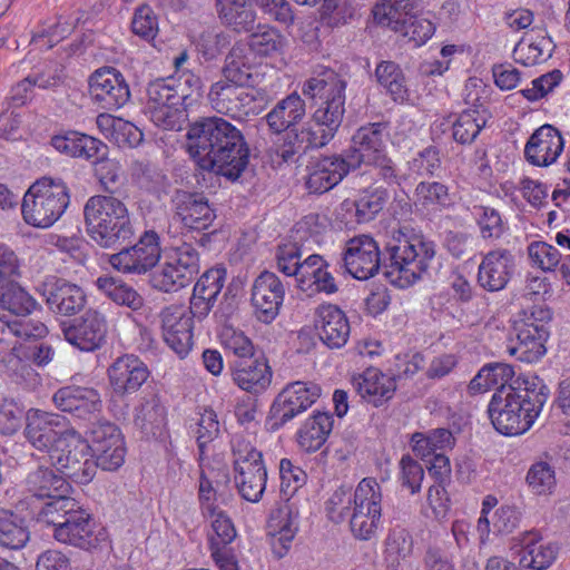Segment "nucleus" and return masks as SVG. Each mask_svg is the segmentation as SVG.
<instances>
[{
	"mask_svg": "<svg viewBox=\"0 0 570 570\" xmlns=\"http://www.w3.org/2000/svg\"><path fill=\"white\" fill-rule=\"evenodd\" d=\"M132 32L140 38L149 41L158 33V19L154 10L147 6H140L136 9L132 21Z\"/></svg>",
	"mask_w": 570,
	"mask_h": 570,
	"instance_id": "774afa93",
	"label": "nucleus"
},
{
	"mask_svg": "<svg viewBox=\"0 0 570 570\" xmlns=\"http://www.w3.org/2000/svg\"><path fill=\"white\" fill-rule=\"evenodd\" d=\"M69 203V190L62 179L42 177L23 196V220L32 227L48 228L61 217Z\"/></svg>",
	"mask_w": 570,
	"mask_h": 570,
	"instance_id": "0eeeda50",
	"label": "nucleus"
},
{
	"mask_svg": "<svg viewBox=\"0 0 570 570\" xmlns=\"http://www.w3.org/2000/svg\"><path fill=\"white\" fill-rule=\"evenodd\" d=\"M321 387L312 382L288 383L275 397L271 416L274 428H281L309 409L321 396Z\"/></svg>",
	"mask_w": 570,
	"mask_h": 570,
	"instance_id": "a211bd4d",
	"label": "nucleus"
},
{
	"mask_svg": "<svg viewBox=\"0 0 570 570\" xmlns=\"http://www.w3.org/2000/svg\"><path fill=\"white\" fill-rule=\"evenodd\" d=\"M382 491L375 479L364 478L354 490V507L350 528L360 540L373 538L381 524Z\"/></svg>",
	"mask_w": 570,
	"mask_h": 570,
	"instance_id": "9b49d317",
	"label": "nucleus"
},
{
	"mask_svg": "<svg viewBox=\"0 0 570 570\" xmlns=\"http://www.w3.org/2000/svg\"><path fill=\"white\" fill-rule=\"evenodd\" d=\"M165 343L179 356L185 357L193 346V324L190 312L181 305H170L160 313Z\"/></svg>",
	"mask_w": 570,
	"mask_h": 570,
	"instance_id": "b1692460",
	"label": "nucleus"
},
{
	"mask_svg": "<svg viewBox=\"0 0 570 570\" xmlns=\"http://www.w3.org/2000/svg\"><path fill=\"white\" fill-rule=\"evenodd\" d=\"M415 196L423 207H445L451 204L448 186L439 181H421L415 188Z\"/></svg>",
	"mask_w": 570,
	"mask_h": 570,
	"instance_id": "680f3d73",
	"label": "nucleus"
},
{
	"mask_svg": "<svg viewBox=\"0 0 570 570\" xmlns=\"http://www.w3.org/2000/svg\"><path fill=\"white\" fill-rule=\"evenodd\" d=\"M51 145L61 154L86 160L104 159L109 151L108 146L101 140L77 131L52 137Z\"/></svg>",
	"mask_w": 570,
	"mask_h": 570,
	"instance_id": "c9c22d12",
	"label": "nucleus"
},
{
	"mask_svg": "<svg viewBox=\"0 0 570 570\" xmlns=\"http://www.w3.org/2000/svg\"><path fill=\"white\" fill-rule=\"evenodd\" d=\"M269 527L275 530L272 533L271 547L275 558H284L291 550L297 528L293 524L291 511L279 509L272 514Z\"/></svg>",
	"mask_w": 570,
	"mask_h": 570,
	"instance_id": "49530a36",
	"label": "nucleus"
},
{
	"mask_svg": "<svg viewBox=\"0 0 570 570\" xmlns=\"http://www.w3.org/2000/svg\"><path fill=\"white\" fill-rule=\"evenodd\" d=\"M173 203L176 216L189 229L204 230L216 217L207 197L200 193L177 190Z\"/></svg>",
	"mask_w": 570,
	"mask_h": 570,
	"instance_id": "a878e982",
	"label": "nucleus"
},
{
	"mask_svg": "<svg viewBox=\"0 0 570 570\" xmlns=\"http://www.w3.org/2000/svg\"><path fill=\"white\" fill-rule=\"evenodd\" d=\"M333 417L327 412H316L308 417L297 432V442L306 452H315L326 442L332 429Z\"/></svg>",
	"mask_w": 570,
	"mask_h": 570,
	"instance_id": "a19ab883",
	"label": "nucleus"
},
{
	"mask_svg": "<svg viewBox=\"0 0 570 570\" xmlns=\"http://www.w3.org/2000/svg\"><path fill=\"white\" fill-rule=\"evenodd\" d=\"M131 174L140 187L147 190L158 189L166 180L165 174L149 160H135Z\"/></svg>",
	"mask_w": 570,
	"mask_h": 570,
	"instance_id": "e2e57ef3",
	"label": "nucleus"
},
{
	"mask_svg": "<svg viewBox=\"0 0 570 570\" xmlns=\"http://www.w3.org/2000/svg\"><path fill=\"white\" fill-rule=\"evenodd\" d=\"M487 121L488 112L485 109L463 110L452 125L453 139L462 145L473 142L481 129L485 127Z\"/></svg>",
	"mask_w": 570,
	"mask_h": 570,
	"instance_id": "09e8293b",
	"label": "nucleus"
},
{
	"mask_svg": "<svg viewBox=\"0 0 570 570\" xmlns=\"http://www.w3.org/2000/svg\"><path fill=\"white\" fill-rule=\"evenodd\" d=\"M83 217L88 236L102 248H117L135 235L126 204L115 196H91L83 206Z\"/></svg>",
	"mask_w": 570,
	"mask_h": 570,
	"instance_id": "39448f33",
	"label": "nucleus"
},
{
	"mask_svg": "<svg viewBox=\"0 0 570 570\" xmlns=\"http://www.w3.org/2000/svg\"><path fill=\"white\" fill-rule=\"evenodd\" d=\"M327 267L328 264L322 256L316 254L309 255L303 261L301 269L295 277L297 286L304 292L336 293L337 285Z\"/></svg>",
	"mask_w": 570,
	"mask_h": 570,
	"instance_id": "e433bc0d",
	"label": "nucleus"
},
{
	"mask_svg": "<svg viewBox=\"0 0 570 570\" xmlns=\"http://www.w3.org/2000/svg\"><path fill=\"white\" fill-rule=\"evenodd\" d=\"M108 377L116 394H131L147 381L149 370L138 356L125 354L110 364Z\"/></svg>",
	"mask_w": 570,
	"mask_h": 570,
	"instance_id": "393cba45",
	"label": "nucleus"
},
{
	"mask_svg": "<svg viewBox=\"0 0 570 570\" xmlns=\"http://www.w3.org/2000/svg\"><path fill=\"white\" fill-rule=\"evenodd\" d=\"M96 286L117 305L128 307L134 312L144 306V297L132 286L118 277L100 276L96 279Z\"/></svg>",
	"mask_w": 570,
	"mask_h": 570,
	"instance_id": "a18cd8bd",
	"label": "nucleus"
},
{
	"mask_svg": "<svg viewBox=\"0 0 570 570\" xmlns=\"http://www.w3.org/2000/svg\"><path fill=\"white\" fill-rule=\"evenodd\" d=\"M346 80L332 69L307 79L302 92L318 107L301 129L288 131L276 149L283 163H296L311 149L326 146L341 127L345 115Z\"/></svg>",
	"mask_w": 570,
	"mask_h": 570,
	"instance_id": "f03ea898",
	"label": "nucleus"
},
{
	"mask_svg": "<svg viewBox=\"0 0 570 570\" xmlns=\"http://www.w3.org/2000/svg\"><path fill=\"white\" fill-rule=\"evenodd\" d=\"M515 384L497 389L488 406L494 429L504 435L529 431L549 397V389L539 377L517 380Z\"/></svg>",
	"mask_w": 570,
	"mask_h": 570,
	"instance_id": "20e7f679",
	"label": "nucleus"
},
{
	"mask_svg": "<svg viewBox=\"0 0 570 570\" xmlns=\"http://www.w3.org/2000/svg\"><path fill=\"white\" fill-rule=\"evenodd\" d=\"M212 520V529L215 535L210 537V551L225 549L236 538V529L230 518L218 508L214 512H207Z\"/></svg>",
	"mask_w": 570,
	"mask_h": 570,
	"instance_id": "bf43d9fd",
	"label": "nucleus"
},
{
	"mask_svg": "<svg viewBox=\"0 0 570 570\" xmlns=\"http://www.w3.org/2000/svg\"><path fill=\"white\" fill-rule=\"evenodd\" d=\"M38 520L51 525L53 538L63 544L91 550L105 540V534L95 530L90 514L72 498L46 502L38 512Z\"/></svg>",
	"mask_w": 570,
	"mask_h": 570,
	"instance_id": "423d86ee",
	"label": "nucleus"
},
{
	"mask_svg": "<svg viewBox=\"0 0 570 570\" xmlns=\"http://www.w3.org/2000/svg\"><path fill=\"white\" fill-rule=\"evenodd\" d=\"M76 483L87 484L96 474L97 464L90 454L89 442L83 440L76 431L65 436L63 444L47 460Z\"/></svg>",
	"mask_w": 570,
	"mask_h": 570,
	"instance_id": "ddd939ff",
	"label": "nucleus"
},
{
	"mask_svg": "<svg viewBox=\"0 0 570 570\" xmlns=\"http://www.w3.org/2000/svg\"><path fill=\"white\" fill-rule=\"evenodd\" d=\"M248 87L228 81H216L210 86L208 100L218 114L243 120L249 115L258 114L255 104L259 91L248 89Z\"/></svg>",
	"mask_w": 570,
	"mask_h": 570,
	"instance_id": "f3484780",
	"label": "nucleus"
},
{
	"mask_svg": "<svg viewBox=\"0 0 570 570\" xmlns=\"http://www.w3.org/2000/svg\"><path fill=\"white\" fill-rule=\"evenodd\" d=\"M550 320V311L543 307L522 312L513 322V337L508 346L510 355L525 363L539 361L547 351L544 344L549 336L547 324Z\"/></svg>",
	"mask_w": 570,
	"mask_h": 570,
	"instance_id": "1a4fd4ad",
	"label": "nucleus"
},
{
	"mask_svg": "<svg viewBox=\"0 0 570 570\" xmlns=\"http://www.w3.org/2000/svg\"><path fill=\"white\" fill-rule=\"evenodd\" d=\"M386 125L367 124L358 128L352 137V145L343 156L352 169L362 164L377 163L385 154Z\"/></svg>",
	"mask_w": 570,
	"mask_h": 570,
	"instance_id": "4be33fe9",
	"label": "nucleus"
},
{
	"mask_svg": "<svg viewBox=\"0 0 570 570\" xmlns=\"http://www.w3.org/2000/svg\"><path fill=\"white\" fill-rule=\"evenodd\" d=\"M564 141L560 131L551 125L538 128L529 138L524 155L535 166L553 164L563 150Z\"/></svg>",
	"mask_w": 570,
	"mask_h": 570,
	"instance_id": "cd10ccee",
	"label": "nucleus"
},
{
	"mask_svg": "<svg viewBox=\"0 0 570 570\" xmlns=\"http://www.w3.org/2000/svg\"><path fill=\"white\" fill-rule=\"evenodd\" d=\"M552 41L547 37H539L533 41H520L513 51L515 62L525 67L535 66L547 61L552 53Z\"/></svg>",
	"mask_w": 570,
	"mask_h": 570,
	"instance_id": "864d4df0",
	"label": "nucleus"
},
{
	"mask_svg": "<svg viewBox=\"0 0 570 570\" xmlns=\"http://www.w3.org/2000/svg\"><path fill=\"white\" fill-rule=\"evenodd\" d=\"M520 567L523 570H543L557 556V549L551 543H543L540 534L534 531L524 532L521 539Z\"/></svg>",
	"mask_w": 570,
	"mask_h": 570,
	"instance_id": "58836bf2",
	"label": "nucleus"
},
{
	"mask_svg": "<svg viewBox=\"0 0 570 570\" xmlns=\"http://www.w3.org/2000/svg\"><path fill=\"white\" fill-rule=\"evenodd\" d=\"M285 287L275 273L265 271L253 282L250 303L255 317L271 324L279 314L284 302Z\"/></svg>",
	"mask_w": 570,
	"mask_h": 570,
	"instance_id": "412c9836",
	"label": "nucleus"
},
{
	"mask_svg": "<svg viewBox=\"0 0 570 570\" xmlns=\"http://www.w3.org/2000/svg\"><path fill=\"white\" fill-rule=\"evenodd\" d=\"M165 422V407L155 397L146 401L135 416V425L146 435H155Z\"/></svg>",
	"mask_w": 570,
	"mask_h": 570,
	"instance_id": "4d7b16f0",
	"label": "nucleus"
},
{
	"mask_svg": "<svg viewBox=\"0 0 570 570\" xmlns=\"http://www.w3.org/2000/svg\"><path fill=\"white\" fill-rule=\"evenodd\" d=\"M421 0H384L373 9L374 19L382 26L401 29L402 23L414 18Z\"/></svg>",
	"mask_w": 570,
	"mask_h": 570,
	"instance_id": "79ce46f5",
	"label": "nucleus"
},
{
	"mask_svg": "<svg viewBox=\"0 0 570 570\" xmlns=\"http://www.w3.org/2000/svg\"><path fill=\"white\" fill-rule=\"evenodd\" d=\"M352 170L343 156H326L312 166L306 186L312 193L322 194L336 186Z\"/></svg>",
	"mask_w": 570,
	"mask_h": 570,
	"instance_id": "72a5a7b5",
	"label": "nucleus"
},
{
	"mask_svg": "<svg viewBox=\"0 0 570 570\" xmlns=\"http://www.w3.org/2000/svg\"><path fill=\"white\" fill-rule=\"evenodd\" d=\"M226 279L225 268H212L205 272L194 286V291L200 294V298L215 302Z\"/></svg>",
	"mask_w": 570,
	"mask_h": 570,
	"instance_id": "338daca9",
	"label": "nucleus"
},
{
	"mask_svg": "<svg viewBox=\"0 0 570 570\" xmlns=\"http://www.w3.org/2000/svg\"><path fill=\"white\" fill-rule=\"evenodd\" d=\"M30 540L26 520L9 509L0 508V547L20 550Z\"/></svg>",
	"mask_w": 570,
	"mask_h": 570,
	"instance_id": "c03bdc74",
	"label": "nucleus"
},
{
	"mask_svg": "<svg viewBox=\"0 0 570 570\" xmlns=\"http://www.w3.org/2000/svg\"><path fill=\"white\" fill-rule=\"evenodd\" d=\"M69 432L63 420L57 414L33 409L27 412L24 438L32 448L47 453L46 461L63 444Z\"/></svg>",
	"mask_w": 570,
	"mask_h": 570,
	"instance_id": "2eb2a0df",
	"label": "nucleus"
},
{
	"mask_svg": "<svg viewBox=\"0 0 570 570\" xmlns=\"http://www.w3.org/2000/svg\"><path fill=\"white\" fill-rule=\"evenodd\" d=\"M52 401L62 412L71 413L80 419H86L101 409L98 391L87 386L61 387L53 394Z\"/></svg>",
	"mask_w": 570,
	"mask_h": 570,
	"instance_id": "7c9ffc66",
	"label": "nucleus"
},
{
	"mask_svg": "<svg viewBox=\"0 0 570 570\" xmlns=\"http://www.w3.org/2000/svg\"><path fill=\"white\" fill-rule=\"evenodd\" d=\"M287 45L281 31L268 24H257L249 36L248 50L263 57L282 53Z\"/></svg>",
	"mask_w": 570,
	"mask_h": 570,
	"instance_id": "de8ad7c7",
	"label": "nucleus"
},
{
	"mask_svg": "<svg viewBox=\"0 0 570 570\" xmlns=\"http://www.w3.org/2000/svg\"><path fill=\"white\" fill-rule=\"evenodd\" d=\"M527 482L535 494L550 493L556 487L554 469L547 462H537L529 469Z\"/></svg>",
	"mask_w": 570,
	"mask_h": 570,
	"instance_id": "0e129e2a",
	"label": "nucleus"
},
{
	"mask_svg": "<svg viewBox=\"0 0 570 570\" xmlns=\"http://www.w3.org/2000/svg\"><path fill=\"white\" fill-rule=\"evenodd\" d=\"M513 266V256L508 249L491 250L479 266L478 282L489 292L501 291L508 284Z\"/></svg>",
	"mask_w": 570,
	"mask_h": 570,
	"instance_id": "2f4dec72",
	"label": "nucleus"
},
{
	"mask_svg": "<svg viewBox=\"0 0 570 570\" xmlns=\"http://www.w3.org/2000/svg\"><path fill=\"white\" fill-rule=\"evenodd\" d=\"M375 77L394 101L407 99V87L402 69L393 61H382L376 66Z\"/></svg>",
	"mask_w": 570,
	"mask_h": 570,
	"instance_id": "603ef678",
	"label": "nucleus"
},
{
	"mask_svg": "<svg viewBox=\"0 0 570 570\" xmlns=\"http://www.w3.org/2000/svg\"><path fill=\"white\" fill-rule=\"evenodd\" d=\"M390 195L384 188L364 191L355 202V213L358 223H367L384 208Z\"/></svg>",
	"mask_w": 570,
	"mask_h": 570,
	"instance_id": "5fc2aeb1",
	"label": "nucleus"
},
{
	"mask_svg": "<svg viewBox=\"0 0 570 570\" xmlns=\"http://www.w3.org/2000/svg\"><path fill=\"white\" fill-rule=\"evenodd\" d=\"M435 244L423 236L407 235L404 229L393 230L384 252L368 235L351 238L344 247L343 265L356 279L373 277L380 268L392 283L401 287L421 279L435 265Z\"/></svg>",
	"mask_w": 570,
	"mask_h": 570,
	"instance_id": "f257e3e1",
	"label": "nucleus"
},
{
	"mask_svg": "<svg viewBox=\"0 0 570 570\" xmlns=\"http://www.w3.org/2000/svg\"><path fill=\"white\" fill-rule=\"evenodd\" d=\"M0 308L17 317H27L36 299L14 279L21 276V262L13 249L0 242Z\"/></svg>",
	"mask_w": 570,
	"mask_h": 570,
	"instance_id": "9d476101",
	"label": "nucleus"
},
{
	"mask_svg": "<svg viewBox=\"0 0 570 570\" xmlns=\"http://www.w3.org/2000/svg\"><path fill=\"white\" fill-rule=\"evenodd\" d=\"M219 338L223 347L237 356V360H246L254 356V344L243 331L233 326H225L219 334Z\"/></svg>",
	"mask_w": 570,
	"mask_h": 570,
	"instance_id": "13d9d810",
	"label": "nucleus"
},
{
	"mask_svg": "<svg viewBox=\"0 0 570 570\" xmlns=\"http://www.w3.org/2000/svg\"><path fill=\"white\" fill-rule=\"evenodd\" d=\"M233 453L234 479L239 494L249 502H258L267 481L262 453L244 441L233 442Z\"/></svg>",
	"mask_w": 570,
	"mask_h": 570,
	"instance_id": "f8f14e48",
	"label": "nucleus"
},
{
	"mask_svg": "<svg viewBox=\"0 0 570 570\" xmlns=\"http://www.w3.org/2000/svg\"><path fill=\"white\" fill-rule=\"evenodd\" d=\"M90 95L100 108L116 110L130 99L129 86L124 75L114 67L96 70L89 78Z\"/></svg>",
	"mask_w": 570,
	"mask_h": 570,
	"instance_id": "aec40b11",
	"label": "nucleus"
},
{
	"mask_svg": "<svg viewBox=\"0 0 570 570\" xmlns=\"http://www.w3.org/2000/svg\"><path fill=\"white\" fill-rule=\"evenodd\" d=\"M303 246L297 242H287L278 245L276 250L277 269L286 276L296 277L303 261Z\"/></svg>",
	"mask_w": 570,
	"mask_h": 570,
	"instance_id": "052dcab7",
	"label": "nucleus"
},
{
	"mask_svg": "<svg viewBox=\"0 0 570 570\" xmlns=\"http://www.w3.org/2000/svg\"><path fill=\"white\" fill-rule=\"evenodd\" d=\"M26 485L28 492L38 499H48L47 502L57 501L60 498H69V483L66 479L57 474L50 466L39 464L31 471L27 479Z\"/></svg>",
	"mask_w": 570,
	"mask_h": 570,
	"instance_id": "4c0bfd02",
	"label": "nucleus"
},
{
	"mask_svg": "<svg viewBox=\"0 0 570 570\" xmlns=\"http://www.w3.org/2000/svg\"><path fill=\"white\" fill-rule=\"evenodd\" d=\"M514 375L513 367L504 363H494L483 366L471 380L469 389L471 392H483L493 386H509L507 384ZM513 385H517L515 383Z\"/></svg>",
	"mask_w": 570,
	"mask_h": 570,
	"instance_id": "8fccbe9b",
	"label": "nucleus"
},
{
	"mask_svg": "<svg viewBox=\"0 0 570 570\" xmlns=\"http://www.w3.org/2000/svg\"><path fill=\"white\" fill-rule=\"evenodd\" d=\"M230 371L234 383L255 395L265 392L272 383V370L263 358L236 360Z\"/></svg>",
	"mask_w": 570,
	"mask_h": 570,
	"instance_id": "473e14b6",
	"label": "nucleus"
},
{
	"mask_svg": "<svg viewBox=\"0 0 570 570\" xmlns=\"http://www.w3.org/2000/svg\"><path fill=\"white\" fill-rule=\"evenodd\" d=\"M252 53L244 45H234L225 58L222 68L223 79L238 86H253L255 82L254 65L250 61Z\"/></svg>",
	"mask_w": 570,
	"mask_h": 570,
	"instance_id": "ea45409f",
	"label": "nucleus"
},
{
	"mask_svg": "<svg viewBox=\"0 0 570 570\" xmlns=\"http://www.w3.org/2000/svg\"><path fill=\"white\" fill-rule=\"evenodd\" d=\"M90 451L95 464L105 471H115L125 462L126 446L120 430L112 423L98 422L90 429Z\"/></svg>",
	"mask_w": 570,
	"mask_h": 570,
	"instance_id": "6ab92c4d",
	"label": "nucleus"
},
{
	"mask_svg": "<svg viewBox=\"0 0 570 570\" xmlns=\"http://www.w3.org/2000/svg\"><path fill=\"white\" fill-rule=\"evenodd\" d=\"M200 256L190 243L183 242L164 250V261L150 274L153 288L164 293H175L188 286L198 275Z\"/></svg>",
	"mask_w": 570,
	"mask_h": 570,
	"instance_id": "6e6552de",
	"label": "nucleus"
},
{
	"mask_svg": "<svg viewBox=\"0 0 570 570\" xmlns=\"http://www.w3.org/2000/svg\"><path fill=\"white\" fill-rule=\"evenodd\" d=\"M27 77L33 87L53 89L63 82V67L56 61H47Z\"/></svg>",
	"mask_w": 570,
	"mask_h": 570,
	"instance_id": "69168bd1",
	"label": "nucleus"
},
{
	"mask_svg": "<svg viewBox=\"0 0 570 570\" xmlns=\"http://www.w3.org/2000/svg\"><path fill=\"white\" fill-rule=\"evenodd\" d=\"M316 330L320 340L328 348L343 347L350 337L351 326L345 313L336 305H321L316 312Z\"/></svg>",
	"mask_w": 570,
	"mask_h": 570,
	"instance_id": "c85d7f7f",
	"label": "nucleus"
},
{
	"mask_svg": "<svg viewBox=\"0 0 570 570\" xmlns=\"http://www.w3.org/2000/svg\"><path fill=\"white\" fill-rule=\"evenodd\" d=\"M187 150L197 166L236 181L249 161L243 132L222 117H203L189 125Z\"/></svg>",
	"mask_w": 570,
	"mask_h": 570,
	"instance_id": "7ed1b4c3",
	"label": "nucleus"
},
{
	"mask_svg": "<svg viewBox=\"0 0 570 570\" xmlns=\"http://www.w3.org/2000/svg\"><path fill=\"white\" fill-rule=\"evenodd\" d=\"M61 328L67 342L80 351L91 352L105 341L107 322L100 312L88 309L82 316L62 323Z\"/></svg>",
	"mask_w": 570,
	"mask_h": 570,
	"instance_id": "5701e85b",
	"label": "nucleus"
},
{
	"mask_svg": "<svg viewBox=\"0 0 570 570\" xmlns=\"http://www.w3.org/2000/svg\"><path fill=\"white\" fill-rule=\"evenodd\" d=\"M218 13L225 24L236 32H253L257 13L246 0H216Z\"/></svg>",
	"mask_w": 570,
	"mask_h": 570,
	"instance_id": "37998d69",
	"label": "nucleus"
},
{
	"mask_svg": "<svg viewBox=\"0 0 570 570\" xmlns=\"http://www.w3.org/2000/svg\"><path fill=\"white\" fill-rule=\"evenodd\" d=\"M161 248L159 235L155 230H146L138 242L110 255V265L124 274H146L159 263Z\"/></svg>",
	"mask_w": 570,
	"mask_h": 570,
	"instance_id": "dca6fc26",
	"label": "nucleus"
},
{
	"mask_svg": "<svg viewBox=\"0 0 570 570\" xmlns=\"http://www.w3.org/2000/svg\"><path fill=\"white\" fill-rule=\"evenodd\" d=\"M412 450L416 455L428 458L435 454L436 451L452 449L454 438L448 429H435L429 433L416 432L411 438Z\"/></svg>",
	"mask_w": 570,
	"mask_h": 570,
	"instance_id": "3c124183",
	"label": "nucleus"
},
{
	"mask_svg": "<svg viewBox=\"0 0 570 570\" xmlns=\"http://www.w3.org/2000/svg\"><path fill=\"white\" fill-rule=\"evenodd\" d=\"M354 507V491L351 487H338L326 502V513L334 523H342L352 514Z\"/></svg>",
	"mask_w": 570,
	"mask_h": 570,
	"instance_id": "6e6d98bb",
	"label": "nucleus"
},
{
	"mask_svg": "<svg viewBox=\"0 0 570 570\" xmlns=\"http://www.w3.org/2000/svg\"><path fill=\"white\" fill-rule=\"evenodd\" d=\"M305 114L306 105L304 99L298 94L293 92L279 100L265 116V120L273 134L279 135L285 132L287 135L288 131L301 129L297 125L305 117Z\"/></svg>",
	"mask_w": 570,
	"mask_h": 570,
	"instance_id": "f704fd0d",
	"label": "nucleus"
},
{
	"mask_svg": "<svg viewBox=\"0 0 570 570\" xmlns=\"http://www.w3.org/2000/svg\"><path fill=\"white\" fill-rule=\"evenodd\" d=\"M146 112L150 120L164 129L179 127L181 110L179 107L186 102L187 94L175 89V79H156L147 87Z\"/></svg>",
	"mask_w": 570,
	"mask_h": 570,
	"instance_id": "4468645a",
	"label": "nucleus"
},
{
	"mask_svg": "<svg viewBox=\"0 0 570 570\" xmlns=\"http://www.w3.org/2000/svg\"><path fill=\"white\" fill-rule=\"evenodd\" d=\"M352 384L357 394L375 407L389 402L396 391L395 379L374 367L366 368L362 374L354 376Z\"/></svg>",
	"mask_w": 570,
	"mask_h": 570,
	"instance_id": "c756f323",
	"label": "nucleus"
},
{
	"mask_svg": "<svg viewBox=\"0 0 570 570\" xmlns=\"http://www.w3.org/2000/svg\"><path fill=\"white\" fill-rule=\"evenodd\" d=\"M43 296L49 309L63 316L75 315L86 305V294L76 284L52 278L43 284Z\"/></svg>",
	"mask_w": 570,
	"mask_h": 570,
	"instance_id": "bb28decb",
	"label": "nucleus"
}]
</instances>
